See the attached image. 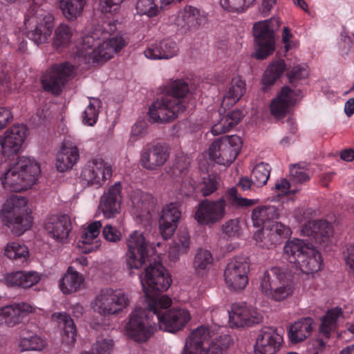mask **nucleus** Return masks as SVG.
<instances>
[{
  "label": "nucleus",
  "instance_id": "obj_1",
  "mask_svg": "<svg viewBox=\"0 0 354 354\" xmlns=\"http://www.w3.org/2000/svg\"><path fill=\"white\" fill-rule=\"evenodd\" d=\"M118 23H105L102 29L85 34L77 46V55L88 62L106 60L125 46L122 36L117 32Z\"/></svg>",
  "mask_w": 354,
  "mask_h": 354
},
{
  "label": "nucleus",
  "instance_id": "obj_2",
  "mask_svg": "<svg viewBox=\"0 0 354 354\" xmlns=\"http://www.w3.org/2000/svg\"><path fill=\"white\" fill-rule=\"evenodd\" d=\"M155 266L150 264L140 274L139 279L147 307L135 308L129 315L126 332L137 342L147 341L153 333L155 315Z\"/></svg>",
  "mask_w": 354,
  "mask_h": 354
},
{
  "label": "nucleus",
  "instance_id": "obj_3",
  "mask_svg": "<svg viewBox=\"0 0 354 354\" xmlns=\"http://www.w3.org/2000/svg\"><path fill=\"white\" fill-rule=\"evenodd\" d=\"M40 173V165L34 158L20 156L2 174L0 180L5 189L20 192L30 189Z\"/></svg>",
  "mask_w": 354,
  "mask_h": 354
},
{
  "label": "nucleus",
  "instance_id": "obj_4",
  "mask_svg": "<svg viewBox=\"0 0 354 354\" xmlns=\"http://www.w3.org/2000/svg\"><path fill=\"white\" fill-rule=\"evenodd\" d=\"M0 221L16 236L29 230L33 223V217L27 198L19 196L8 198L0 209Z\"/></svg>",
  "mask_w": 354,
  "mask_h": 354
},
{
  "label": "nucleus",
  "instance_id": "obj_5",
  "mask_svg": "<svg viewBox=\"0 0 354 354\" xmlns=\"http://www.w3.org/2000/svg\"><path fill=\"white\" fill-rule=\"evenodd\" d=\"M164 90L167 95L156 107V122H169L185 110V105L180 100L189 92L188 84L183 80L171 82Z\"/></svg>",
  "mask_w": 354,
  "mask_h": 354
},
{
  "label": "nucleus",
  "instance_id": "obj_6",
  "mask_svg": "<svg viewBox=\"0 0 354 354\" xmlns=\"http://www.w3.org/2000/svg\"><path fill=\"white\" fill-rule=\"evenodd\" d=\"M286 259L307 274L320 270L322 259L315 248L300 239L288 241L283 247Z\"/></svg>",
  "mask_w": 354,
  "mask_h": 354
},
{
  "label": "nucleus",
  "instance_id": "obj_7",
  "mask_svg": "<svg viewBox=\"0 0 354 354\" xmlns=\"http://www.w3.org/2000/svg\"><path fill=\"white\" fill-rule=\"evenodd\" d=\"M125 263L129 269H140L148 262L153 254V243L149 236L135 230L126 240Z\"/></svg>",
  "mask_w": 354,
  "mask_h": 354
},
{
  "label": "nucleus",
  "instance_id": "obj_8",
  "mask_svg": "<svg viewBox=\"0 0 354 354\" xmlns=\"http://www.w3.org/2000/svg\"><path fill=\"white\" fill-rule=\"evenodd\" d=\"M260 286L262 292L274 301H281L293 292L290 273L279 267H272L264 272Z\"/></svg>",
  "mask_w": 354,
  "mask_h": 354
},
{
  "label": "nucleus",
  "instance_id": "obj_9",
  "mask_svg": "<svg viewBox=\"0 0 354 354\" xmlns=\"http://www.w3.org/2000/svg\"><path fill=\"white\" fill-rule=\"evenodd\" d=\"M280 25V21L277 17H272L254 24L253 35L256 44L254 57L255 58L263 59L274 51V34Z\"/></svg>",
  "mask_w": 354,
  "mask_h": 354
},
{
  "label": "nucleus",
  "instance_id": "obj_10",
  "mask_svg": "<svg viewBox=\"0 0 354 354\" xmlns=\"http://www.w3.org/2000/svg\"><path fill=\"white\" fill-rule=\"evenodd\" d=\"M129 295L119 290L106 288L100 291L91 303L93 310L102 316L116 315L127 308Z\"/></svg>",
  "mask_w": 354,
  "mask_h": 354
},
{
  "label": "nucleus",
  "instance_id": "obj_11",
  "mask_svg": "<svg viewBox=\"0 0 354 354\" xmlns=\"http://www.w3.org/2000/svg\"><path fill=\"white\" fill-rule=\"evenodd\" d=\"M28 37L35 44L46 43L52 32L53 17L41 9L30 12L24 19Z\"/></svg>",
  "mask_w": 354,
  "mask_h": 354
},
{
  "label": "nucleus",
  "instance_id": "obj_12",
  "mask_svg": "<svg viewBox=\"0 0 354 354\" xmlns=\"http://www.w3.org/2000/svg\"><path fill=\"white\" fill-rule=\"evenodd\" d=\"M241 149V140L238 136H224L212 142L209 148L211 159L219 165H230Z\"/></svg>",
  "mask_w": 354,
  "mask_h": 354
},
{
  "label": "nucleus",
  "instance_id": "obj_13",
  "mask_svg": "<svg viewBox=\"0 0 354 354\" xmlns=\"http://www.w3.org/2000/svg\"><path fill=\"white\" fill-rule=\"evenodd\" d=\"M112 167L102 157H95L88 160L80 176V181L84 186L103 185L111 177Z\"/></svg>",
  "mask_w": 354,
  "mask_h": 354
},
{
  "label": "nucleus",
  "instance_id": "obj_14",
  "mask_svg": "<svg viewBox=\"0 0 354 354\" xmlns=\"http://www.w3.org/2000/svg\"><path fill=\"white\" fill-rule=\"evenodd\" d=\"M29 136L26 125L17 124L8 129L0 136L1 152L4 156H15L22 149Z\"/></svg>",
  "mask_w": 354,
  "mask_h": 354
},
{
  "label": "nucleus",
  "instance_id": "obj_15",
  "mask_svg": "<svg viewBox=\"0 0 354 354\" xmlns=\"http://www.w3.org/2000/svg\"><path fill=\"white\" fill-rule=\"evenodd\" d=\"M226 214V203L223 198L217 201H202L196 208L194 218L200 225H213L220 222Z\"/></svg>",
  "mask_w": 354,
  "mask_h": 354
},
{
  "label": "nucleus",
  "instance_id": "obj_16",
  "mask_svg": "<svg viewBox=\"0 0 354 354\" xmlns=\"http://www.w3.org/2000/svg\"><path fill=\"white\" fill-rule=\"evenodd\" d=\"M249 263L243 257H236L226 266L224 278L226 286L233 290H241L248 283Z\"/></svg>",
  "mask_w": 354,
  "mask_h": 354
},
{
  "label": "nucleus",
  "instance_id": "obj_17",
  "mask_svg": "<svg viewBox=\"0 0 354 354\" xmlns=\"http://www.w3.org/2000/svg\"><path fill=\"white\" fill-rule=\"evenodd\" d=\"M158 327L169 333L181 330L191 319L189 312L185 308H172L163 313H157Z\"/></svg>",
  "mask_w": 354,
  "mask_h": 354
},
{
  "label": "nucleus",
  "instance_id": "obj_18",
  "mask_svg": "<svg viewBox=\"0 0 354 354\" xmlns=\"http://www.w3.org/2000/svg\"><path fill=\"white\" fill-rule=\"evenodd\" d=\"M74 73V66L68 62L52 66L42 78L44 88L53 93H58L62 86Z\"/></svg>",
  "mask_w": 354,
  "mask_h": 354
},
{
  "label": "nucleus",
  "instance_id": "obj_19",
  "mask_svg": "<svg viewBox=\"0 0 354 354\" xmlns=\"http://www.w3.org/2000/svg\"><path fill=\"white\" fill-rule=\"evenodd\" d=\"M301 91L283 86L277 95L271 101V114L277 119L282 118L289 112L290 109L299 99Z\"/></svg>",
  "mask_w": 354,
  "mask_h": 354
},
{
  "label": "nucleus",
  "instance_id": "obj_20",
  "mask_svg": "<svg viewBox=\"0 0 354 354\" xmlns=\"http://www.w3.org/2000/svg\"><path fill=\"white\" fill-rule=\"evenodd\" d=\"M101 228L102 223L100 221L88 222L82 226L77 243L81 252L88 254L99 250L101 246L99 239Z\"/></svg>",
  "mask_w": 354,
  "mask_h": 354
},
{
  "label": "nucleus",
  "instance_id": "obj_21",
  "mask_svg": "<svg viewBox=\"0 0 354 354\" xmlns=\"http://www.w3.org/2000/svg\"><path fill=\"white\" fill-rule=\"evenodd\" d=\"M35 311V308L26 302L13 303L0 307V325L14 327L24 318Z\"/></svg>",
  "mask_w": 354,
  "mask_h": 354
},
{
  "label": "nucleus",
  "instance_id": "obj_22",
  "mask_svg": "<svg viewBox=\"0 0 354 354\" xmlns=\"http://www.w3.org/2000/svg\"><path fill=\"white\" fill-rule=\"evenodd\" d=\"M210 337L208 327H197L187 337L181 354H207Z\"/></svg>",
  "mask_w": 354,
  "mask_h": 354
},
{
  "label": "nucleus",
  "instance_id": "obj_23",
  "mask_svg": "<svg viewBox=\"0 0 354 354\" xmlns=\"http://www.w3.org/2000/svg\"><path fill=\"white\" fill-rule=\"evenodd\" d=\"M47 234L58 243H65L72 230L71 218L66 214L52 215L44 223Z\"/></svg>",
  "mask_w": 354,
  "mask_h": 354
},
{
  "label": "nucleus",
  "instance_id": "obj_24",
  "mask_svg": "<svg viewBox=\"0 0 354 354\" xmlns=\"http://www.w3.org/2000/svg\"><path fill=\"white\" fill-rule=\"evenodd\" d=\"M121 203V185L115 183L104 192L100 198L97 210L106 218H112L120 213Z\"/></svg>",
  "mask_w": 354,
  "mask_h": 354
},
{
  "label": "nucleus",
  "instance_id": "obj_25",
  "mask_svg": "<svg viewBox=\"0 0 354 354\" xmlns=\"http://www.w3.org/2000/svg\"><path fill=\"white\" fill-rule=\"evenodd\" d=\"M262 318L255 309L239 304H233L229 312V322L232 327L250 326L261 322Z\"/></svg>",
  "mask_w": 354,
  "mask_h": 354
},
{
  "label": "nucleus",
  "instance_id": "obj_26",
  "mask_svg": "<svg viewBox=\"0 0 354 354\" xmlns=\"http://www.w3.org/2000/svg\"><path fill=\"white\" fill-rule=\"evenodd\" d=\"M282 342V337L276 332L275 329L263 327L257 338L255 351L260 354H276Z\"/></svg>",
  "mask_w": 354,
  "mask_h": 354
},
{
  "label": "nucleus",
  "instance_id": "obj_27",
  "mask_svg": "<svg viewBox=\"0 0 354 354\" xmlns=\"http://www.w3.org/2000/svg\"><path fill=\"white\" fill-rule=\"evenodd\" d=\"M80 159L78 147L74 143L65 142L57 153L55 167L57 171L65 173L71 171Z\"/></svg>",
  "mask_w": 354,
  "mask_h": 354
},
{
  "label": "nucleus",
  "instance_id": "obj_28",
  "mask_svg": "<svg viewBox=\"0 0 354 354\" xmlns=\"http://www.w3.org/2000/svg\"><path fill=\"white\" fill-rule=\"evenodd\" d=\"M180 216L181 212L176 204L170 203L163 208L159 228L161 236L165 240L169 239L174 234Z\"/></svg>",
  "mask_w": 354,
  "mask_h": 354
},
{
  "label": "nucleus",
  "instance_id": "obj_29",
  "mask_svg": "<svg viewBox=\"0 0 354 354\" xmlns=\"http://www.w3.org/2000/svg\"><path fill=\"white\" fill-rule=\"evenodd\" d=\"M84 277L75 268L70 266L59 279L58 287L61 292L69 295L79 292L84 287Z\"/></svg>",
  "mask_w": 354,
  "mask_h": 354
},
{
  "label": "nucleus",
  "instance_id": "obj_30",
  "mask_svg": "<svg viewBox=\"0 0 354 354\" xmlns=\"http://www.w3.org/2000/svg\"><path fill=\"white\" fill-rule=\"evenodd\" d=\"M53 322L63 324L62 342L68 346H73L77 339V329L73 319L65 312L54 313L51 315Z\"/></svg>",
  "mask_w": 354,
  "mask_h": 354
},
{
  "label": "nucleus",
  "instance_id": "obj_31",
  "mask_svg": "<svg viewBox=\"0 0 354 354\" xmlns=\"http://www.w3.org/2000/svg\"><path fill=\"white\" fill-rule=\"evenodd\" d=\"M279 217V210L273 205L258 207L252 211V214L254 225L262 228L270 227V224Z\"/></svg>",
  "mask_w": 354,
  "mask_h": 354
},
{
  "label": "nucleus",
  "instance_id": "obj_32",
  "mask_svg": "<svg viewBox=\"0 0 354 354\" xmlns=\"http://www.w3.org/2000/svg\"><path fill=\"white\" fill-rule=\"evenodd\" d=\"M315 326L313 319L305 317L295 322L290 327L288 337L291 342L298 343L310 336Z\"/></svg>",
  "mask_w": 354,
  "mask_h": 354
},
{
  "label": "nucleus",
  "instance_id": "obj_33",
  "mask_svg": "<svg viewBox=\"0 0 354 354\" xmlns=\"http://www.w3.org/2000/svg\"><path fill=\"white\" fill-rule=\"evenodd\" d=\"M301 231L304 234L313 236L317 242H321L322 238L332 234V227L324 220H313L308 221Z\"/></svg>",
  "mask_w": 354,
  "mask_h": 354
},
{
  "label": "nucleus",
  "instance_id": "obj_34",
  "mask_svg": "<svg viewBox=\"0 0 354 354\" xmlns=\"http://www.w3.org/2000/svg\"><path fill=\"white\" fill-rule=\"evenodd\" d=\"M75 29L66 24H60L55 30L53 45L58 51H62L72 42Z\"/></svg>",
  "mask_w": 354,
  "mask_h": 354
},
{
  "label": "nucleus",
  "instance_id": "obj_35",
  "mask_svg": "<svg viewBox=\"0 0 354 354\" xmlns=\"http://www.w3.org/2000/svg\"><path fill=\"white\" fill-rule=\"evenodd\" d=\"M3 256L9 260L25 262L30 257L28 248L17 241L8 242L3 248Z\"/></svg>",
  "mask_w": 354,
  "mask_h": 354
},
{
  "label": "nucleus",
  "instance_id": "obj_36",
  "mask_svg": "<svg viewBox=\"0 0 354 354\" xmlns=\"http://www.w3.org/2000/svg\"><path fill=\"white\" fill-rule=\"evenodd\" d=\"M245 83L239 77L232 78L227 91L223 97L222 106H232L236 103L245 93Z\"/></svg>",
  "mask_w": 354,
  "mask_h": 354
},
{
  "label": "nucleus",
  "instance_id": "obj_37",
  "mask_svg": "<svg viewBox=\"0 0 354 354\" xmlns=\"http://www.w3.org/2000/svg\"><path fill=\"white\" fill-rule=\"evenodd\" d=\"M21 351H42L47 348L46 340L37 334H29L21 336L17 343Z\"/></svg>",
  "mask_w": 354,
  "mask_h": 354
},
{
  "label": "nucleus",
  "instance_id": "obj_38",
  "mask_svg": "<svg viewBox=\"0 0 354 354\" xmlns=\"http://www.w3.org/2000/svg\"><path fill=\"white\" fill-rule=\"evenodd\" d=\"M190 236L187 230L180 231L172 245L169 249V257L172 261H176L180 255L187 254L190 248Z\"/></svg>",
  "mask_w": 354,
  "mask_h": 354
},
{
  "label": "nucleus",
  "instance_id": "obj_39",
  "mask_svg": "<svg viewBox=\"0 0 354 354\" xmlns=\"http://www.w3.org/2000/svg\"><path fill=\"white\" fill-rule=\"evenodd\" d=\"M86 2V0H60L59 8L64 17L73 21L82 15Z\"/></svg>",
  "mask_w": 354,
  "mask_h": 354
},
{
  "label": "nucleus",
  "instance_id": "obj_40",
  "mask_svg": "<svg viewBox=\"0 0 354 354\" xmlns=\"http://www.w3.org/2000/svg\"><path fill=\"white\" fill-rule=\"evenodd\" d=\"M342 315L341 308H334L328 310L322 319L320 332L328 337L330 333L336 328L337 320Z\"/></svg>",
  "mask_w": 354,
  "mask_h": 354
},
{
  "label": "nucleus",
  "instance_id": "obj_41",
  "mask_svg": "<svg viewBox=\"0 0 354 354\" xmlns=\"http://www.w3.org/2000/svg\"><path fill=\"white\" fill-rule=\"evenodd\" d=\"M212 263L213 257L209 250L203 248L197 250L193 261V268L196 273L208 270Z\"/></svg>",
  "mask_w": 354,
  "mask_h": 354
},
{
  "label": "nucleus",
  "instance_id": "obj_42",
  "mask_svg": "<svg viewBox=\"0 0 354 354\" xmlns=\"http://www.w3.org/2000/svg\"><path fill=\"white\" fill-rule=\"evenodd\" d=\"M286 69V64L283 60H279L270 64L264 72L262 82L266 86L272 85L274 82L283 74Z\"/></svg>",
  "mask_w": 354,
  "mask_h": 354
},
{
  "label": "nucleus",
  "instance_id": "obj_43",
  "mask_svg": "<svg viewBox=\"0 0 354 354\" xmlns=\"http://www.w3.org/2000/svg\"><path fill=\"white\" fill-rule=\"evenodd\" d=\"M271 167L268 164L260 162L252 169L250 177L253 185L257 187L265 185L269 178Z\"/></svg>",
  "mask_w": 354,
  "mask_h": 354
},
{
  "label": "nucleus",
  "instance_id": "obj_44",
  "mask_svg": "<svg viewBox=\"0 0 354 354\" xmlns=\"http://www.w3.org/2000/svg\"><path fill=\"white\" fill-rule=\"evenodd\" d=\"M102 103L98 98H91L89 104L83 113V122L88 126H93L97 121L99 109Z\"/></svg>",
  "mask_w": 354,
  "mask_h": 354
},
{
  "label": "nucleus",
  "instance_id": "obj_45",
  "mask_svg": "<svg viewBox=\"0 0 354 354\" xmlns=\"http://www.w3.org/2000/svg\"><path fill=\"white\" fill-rule=\"evenodd\" d=\"M19 288L28 289L38 284L42 274L35 270H19Z\"/></svg>",
  "mask_w": 354,
  "mask_h": 354
},
{
  "label": "nucleus",
  "instance_id": "obj_46",
  "mask_svg": "<svg viewBox=\"0 0 354 354\" xmlns=\"http://www.w3.org/2000/svg\"><path fill=\"white\" fill-rule=\"evenodd\" d=\"M172 282L169 271L161 264L156 263V292L166 291Z\"/></svg>",
  "mask_w": 354,
  "mask_h": 354
},
{
  "label": "nucleus",
  "instance_id": "obj_47",
  "mask_svg": "<svg viewBox=\"0 0 354 354\" xmlns=\"http://www.w3.org/2000/svg\"><path fill=\"white\" fill-rule=\"evenodd\" d=\"M230 344L231 339L228 335L216 338L212 342H209V348H208L207 354H227Z\"/></svg>",
  "mask_w": 354,
  "mask_h": 354
},
{
  "label": "nucleus",
  "instance_id": "obj_48",
  "mask_svg": "<svg viewBox=\"0 0 354 354\" xmlns=\"http://www.w3.org/2000/svg\"><path fill=\"white\" fill-rule=\"evenodd\" d=\"M255 0H220L221 6L230 12H240L246 10Z\"/></svg>",
  "mask_w": 354,
  "mask_h": 354
},
{
  "label": "nucleus",
  "instance_id": "obj_49",
  "mask_svg": "<svg viewBox=\"0 0 354 354\" xmlns=\"http://www.w3.org/2000/svg\"><path fill=\"white\" fill-rule=\"evenodd\" d=\"M177 52L176 43L170 39H165L159 44L156 59H169L176 55Z\"/></svg>",
  "mask_w": 354,
  "mask_h": 354
},
{
  "label": "nucleus",
  "instance_id": "obj_50",
  "mask_svg": "<svg viewBox=\"0 0 354 354\" xmlns=\"http://www.w3.org/2000/svg\"><path fill=\"white\" fill-rule=\"evenodd\" d=\"M218 183V178L216 176L204 177L198 185L199 191L203 196H207L217 189Z\"/></svg>",
  "mask_w": 354,
  "mask_h": 354
},
{
  "label": "nucleus",
  "instance_id": "obj_51",
  "mask_svg": "<svg viewBox=\"0 0 354 354\" xmlns=\"http://www.w3.org/2000/svg\"><path fill=\"white\" fill-rule=\"evenodd\" d=\"M222 235L226 238L239 237L241 234V227L238 220L230 219L221 226Z\"/></svg>",
  "mask_w": 354,
  "mask_h": 354
},
{
  "label": "nucleus",
  "instance_id": "obj_52",
  "mask_svg": "<svg viewBox=\"0 0 354 354\" xmlns=\"http://www.w3.org/2000/svg\"><path fill=\"white\" fill-rule=\"evenodd\" d=\"M308 71L306 66L298 65L294 66L288 73L287 77L289 82L296 86L299 80L306 78Z\"/></svg>",
  "mask_w": 354,
  "mask_h": 354
},
{
  "label": "nucleus",
  "instance_id": "obj_53",
  "mask_svg": "<svg viewBox=\"0 0 354 354\" xmlns=\"http://www.w3.org/2000/svg\"><path fill=\"white\" fill-rule=\"evenodd\" d=\"M290 175L291 180L295 183H302L310 179L306 169L304 167H301L299 164L290 166Z\"/></svg>",
  "mask_w": 354,
  "mask_h": 354
},
{
  "label": "nucleus",
  "instance_id": "obj_54",
  "mask_svg": "<svg viewBox=\"0 0 354 354\" xmlns=\"http://www.w3.org/2000/svg\"><path fill=\"white\" fill-rule=\"evenodd\" d=\"M229 200L232 205L238 207H250L254 204V201L243 198L239 194L236 188H231L228 191Z\"/></svg>",
  "mask_w": 354,
  "mask_h": 354
},
{
  "label": "nucleus",
  "instance_id": "obj_55",
  "mask_svg": "<svg viewBox=\"0 0 354 354\" xmlns=\"http://www.w3.org/2000/svg\"><path fill=\"white\" fill-rule=\"evenodd\" d=\"M113 348V342L111 339H99L93 345L91 354H111Z\"/></svg>",
  "mask_w": 354,
  "mask_h": 354
},
{
  "label": "nucleus",
  "instance_id": "obj_56",
  "mask_svg": "<svg viewBox=\"0 0 354 354\" xmlns=\"http://www.w3.org/2000/svg\"><path fill=\"white\" fill-rule=\"evenodd\" d=\"M104 239L111 243H118L122 237L121 232L111 225H106L102 230Z\"/></svg>",
  "mask_w": 354,
  "mask_h": 354
},
{
  "label": "nucleus",
  "instance_id": "obj_57",
  "mask_svg": "<svg viewBox=\"0 0 354 354\" xmlns=\"http://www.w3.org/2000/svg\"><path fill=\"white\" fill-rule=\"evenodd\" d=\"M136 10L140 15H146L148 17L155 15L154 0H138Z\"/></svg>",
  "mask_w": 354,
  "mask_h": 354
},
{
  "label": "nucleus",
  "instance_id": "obj_58",
  "mask_svg": "<svg viewBox=\"0 0 354 354\" xmlns=\"http://www.w3.org/2000/svg\"><path fill=\"white\" fill-rule=\"evenodd\" d=\"M190 160L185 156H180L176 158L172 166V172L175 176H180L186 171L189 166Z\"/></svg>",
  "mask_w": 354,
  "mask_h": 354
},
{
  "label": "nucleus",
  "instance_id": "obj_59",
  "mask_svg": "<svg viewBox=\"0 0 354 354\" xmlns=\"http://www.w3.org/2000/svg\"><path fill=\"white\" fill-rule=\"evenodd\" d=\"M19 270L6 272L1 275L0 281L8 287H19Z\"/></svg>",
  "mask_w": 354,
  "mask_h": 354
},
{
  "label": "nucleus",
  "instance_id": "obj_60",
  "mask_svg": "<svg viewBox=\"0 0 354 354\" xmlns=\"http://www.w3.org/2000/svg\"><path fill=\"white\" fill-rule=\"evenodd\" d=\"M123 0H100L99 9L104 13H111L118 10Z\"/></svg>",
  "mask_w": 354,
  "mask_h": 354
},
{
  "label": "nucleus",
  "instance_id": "obj_61",
  "mask_svg": "<svg viewBox=\"0 0 354 354\" xmlns=\"http://www.w3.org/2000/svg\"><path fill=\"white\" fill-rule=\"evenodd\" d=\"M147 122L145 120L137 122L132 127L130 139L133 141L142 136L147 131Z\"/></svg>",
  "mask_w": 354,
  "mask_h": 354
},
{
  "label": "nucleus",
  "instance_id": "obj_62",
  "mask_svg": "<svg viewBox=\"0 0 354 354\" xmlns=\"http://www.w3.org/2000/svg\"><path fill=\"white\" fill-rule=\"evenodd\" d=\"M230 123L223 116L219 122L214 124L211 129V132L213 135L217 136L225 133L232 129Z\"/></svg>",
  "mask_w": 354,
  "mask_h": 354
},
{
  "label": "nucleus",
  "instance_id": "obj_63",
  "mask_svg": "<svg viewBox=\"0 0 354 354\" xmlns=\"http://www.w3.org/2000/svg\"><path fill=\"white\" fill-rule=\"evenodd\" d=\"M169 156V147L166 145H156V166L162 165Z\"/></svg>",
  "mask_w": 354,
  "mask_h": 354
},
{
  "label": "nucleus",
  "instance_id": "obj_64",
  "mask_svg": "<svg viewBox=\"0 0 354 354\" xmlns=\"http://www.w3.org/2000/svg\"><path fill=\"white\" fill-rule=\"evenodd\" d=\"M16 89L13 86L10 75L3 69H0V90L3 91H12Z\"/></svg>",
  "mask_w": 354,
  "mask_h": 354
}]
</instances>
